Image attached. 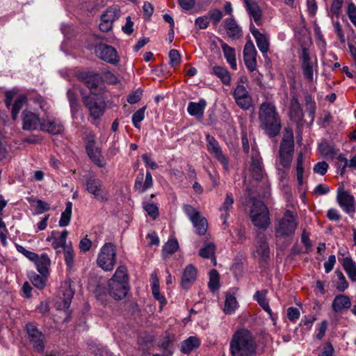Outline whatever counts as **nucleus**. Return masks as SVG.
Instances as JSON below:
<instances>
[{"mask_svg":"<svg viewBox=\"0 0 356 356\" xmlns=\"http://www.w3.org/2000/svg\"><path fill=\"white\" fill-rule=\"evenodd\" d=\"M82 79L90 90V95L84 97L83 103L92 119L98 120L103 115L106 109L102 78L98 74L87 72Z\"/></svg>","mask_w":356,"mask_h":356,"instance_id":"obj_1","label":"nucleus"},{"mask_svg":"<svg viewBox=\"0 0 356 356\" xmlns=\"http://www.w3.org/2000/svg\"><path fill=\"white\" fill-rule=\"evenodd\" d=\"M256 348V341L248 330H238L232 335L229 343L232 356H253Z\"/></svg>","mask_w":356,"mask_h":356,"instance_id":"obj_2","label":"nucleus"},{"mask_svg":"<svg viewBox=\"0 0 356 356\" xmlns=\"http://www.w3.org/2000/svg\"><path fill=\"white\" fill-rule=\"evenodd\" d=\"M260 126L269 137H274L280 131L281 120L275 104L264 102L261 104L259 111Z\"/></svg>","mask_w":356,"mask_h":356,"instance_id":"obj_3","label":"nucleus"},{"mask_svg":"<svg viewBox=\"0 0 356 356\" xmlns=\"http://www.w3.org/2000/svg\"><path fill=\"white\" fill-rule=\"evenodd\" d=\"M108 292L113 298H124L129 291L127 269L124 266H119L108 283Z\"/></svg>","mask_w":356,"mask_h":356,"instance_id":"obj_4","label":"nucleus"},{"mask_svg":"<svg viewBox=\"0 0 356 356\" xmlns=\"http://www.w3.org/2000/svg\"><path fill=\"white\" fill-rule=\"evenodd\" d=\"M294 149L293 134L292 130H286L282 140L279 156L276 165L289 170Z\"/></svg>","mask_w":356,"mask_h":356,"instance_id":"obj_5","label":"nucleus"},{"mask_svg":"<svg viewBox=\"0 0 356 356\" xmlns=\"http://www.w3.org/2000/svg\"><path fill=\"white\" fill-rule=\"evenodd\" d=\"M298 224L297 215L291 211H286L276 225V237L282 238L293 236L296 232Z\"/></svg>","mask_w":356,"mask_h":356,"instance_id":"obj_6","label":"nucleus"},{"mask_svg":"<svg viewBox=\"0 0 356 356\" xmlns=\"http://www.w3.org/2000/svg\"><path fill=\"white\" fill-rule=\"evenodd\" d=\"M250 216L253 225L260 229H266L270 224L268 207L262 201L253 200Z\"/></svg>","mask_w":356,"mask_h":356,"instance_id":"obj_7","label":"nucleus"},{"mask_svg":"<svg viewBox=\"0 0 356 356\" xmlns=\"http://www.w3.org/2000/svg\"><path fill=\"white\" fill-rule=\"evenodd\" d=\"M116 262V250L111 243H105L100 249L97 259L99 267L105 271L113 269Z\"/></svg>","mask_w":356,"mask_h":356,"instance_id":"obj_8","label":"nucleus"},{"mask_svg":"<svg viewBox=\"0 0 356 356\" xmlns=\"http://www.w3.org/2000/svg\"><path fill=\"white\" fill-rule=\"evenodd\" d=\"M95 138V134L92 131L88 133L86 138V150L89 158L96 165L104 168L106 162L102 154L101 148L96 144Z\"/></svg>","mask_w":356,"mask_h":356,"instance_id":"obj_9","label":"nucleus"},{"mask_svg":"<svg viewBox=\"0 0 356 356\" xmlns=\"http://www.w3.org/2000/svg\"><path fill=\"white\" fill-rule=\"evenodd\" d=\"M86 190L99 202H106L108 200L109 193L103 182L98 178H88L86 181Z\"/></svg>","mask_w":356,"mask_h":356,"instance_id":"obj_10","label":"nucleus"},{"mask_svg":"<svg viewBox=\"0 0 356 356\" xmlns=\"http://www.w3.org/2000/svg\"><path fill=\"white\" fill-rule=\"evenodd\" d=\"M299 58L304 76L308 81H312L314 79V71L317 66V59L316 56L312 55L307 48L302 47Z\"/></svg>","mask_w":356,"mask_h":356,"instance_id":"obj_11","label":"nucleus"},{"mask_svg":"<svg viewBox=\"0 0 356 356\" xmlns=\"http://www.w3.org/2000/svg\"><path fill=\"white\" fill-rule=\"evenodd\" d=\"M184 211L193 223L197 234L199 235H204L206 233L208 227L207 219L191 205H185L184 207Z\"/></svg>","mask_w":356,"mask_h":356,"instance_id":"obj_12","label":"nucleus"},{"mask_svg":"<svg viewBox=\"0 0 356 356\" xmlns=\"http://www.w3.org/2000/svg\"><path fill=\"white\" fill-rule=\"evenodd\" d=\"M337 201L341 209L350 216H353L356 209L355 197L348 191L340 187L337 190Z\"/></svg>","mask_w":356,"mask_h":356,"instance_id":"obj_13","label":"nucleus"},{"mask_svg":"<svg viewBox=\"0 0 356 356\" xmlns=\"http://www.w3.org/2000/svg\"><path fill=\"white\" fill-rule=\"evenodd\" d=\"M243 83L242 78L238 81L236 88L233 90V96L236 104L243 110L249 109L252 106V97L245 87L241 84Z\"/></svg>","mask_w":356,"mask_h":356,"instance_id":"obj_14","label":"nucleus"},{"mask_svg":"<svg viewBox=\"0 0 356 356\" xmlns=\"http://www.w3.org/2000/svg\"><path fill=\"white\" fill-rule=\"evenodd\" d=\"M208 151L222 165L225 170H228L229 161L227 157L222 153L218 142L213 136L207 135V138Z\"/></svg>","mask_w":356,"mask_h":356,"instance_id":"obj_15","label":"nucleus"},{"mask_svg":"<svg viewBox=\"0 0 356 356\" xmlns=\"http://www.w3.org/2000/svg\"><path fill=\"white\" fill-rule=\"evenodd\" d=\"M120 16V11L116 7L108 8L101 16L99 29L103 32H108L112 29L114 21Z\"/></svg>","mask_w":356,"mask_h":356,"instance_id":"obj_16","label":"nucleus"},{"mask_svg":"<svg viewBox=\"0 0 356 356\" xmlns=\"http://www.w3.org/2000/svg\"><path fill=\"white\" fill-rule=\"evenodd\" d=\"M95 53L102 60L115 65L119 61V56L115 48L111 46L101 44L96 47Z\"/></svg>","mask_w":356,"mask_h":356,"instance_id":"obj_17","label":"nucleus"},{"mask_svg":"<svg viewBox=\"0 0 356 356\" xmlns=\"http://www.w3.org/2000/svg\"><path fill=\"white\" fill-rule=\"evenodd\" d=\"M243 60L250 72H254L257 69V50L251 40L248 41L243 49Z\"/></svg>","mask_w":356,"mask_h":356,"instance_id":"obj_18","label":"nucleus"},{"mask_svg":"<svg viewBox=\"0 0 356 356\" xmlns=\"http://www.w3.org/2000/svg\"><path fill=\"white\" fill-rule=\"evenodd\" d=\"M153 178L149 171H147L144 179L143 170L137 175L134 182V190L139 193H144L153 186Z\"/></svg>","mask_w":356,"mask_h":356,"instance_id":"obj_19","label":"nucleus"},{"mask_svg":"<svg viewBox=\"0 0 356 356\" xmlns=\"http://www.w3.org/2000/svg\"><path fill=\"white\" fill-rule=\"evenodd\" d=\"M26 330L34 348L38 352L42 351L44 344V336L42 332L32 323H29L26 325Z\"/></svg>","mask_w":356,"mask_h":356,"instance_id":"obj_20","label":"nucleus"},{"mask_svg":"<svg viewBox=\"0 0 356 356\" xmlns=\"http://www.w3.org/2000/svg\"><path fill=\"white\" fill-rule=\"evenodd\" d=\"M197 276V270L196 268L192 265L188 264L183 270L181 286L184 289H189L196 281Z\"/></svg>","mask_w":356,"mask_h":356,"instance_id":"obj_21","label":"nucleus"},{"mask_svg":"<svg viewBox=\"0 0 356 356\" xmlns=\"http://www.w3.org/2000/svg\"><path fill=\"white\" fill-rule=\"evenodd\" d=\"M249 171L255 180H259L263 177V165L257 152L252 151Z\"/></svg>","mask_w":356,"mask_h":356,"instance_id":"obj_22","label":"nucleus"},{"mask_svg":"<svg viewBox=\"0 0 356 356\" xmlns=\"http://www.w3.org/2000/svg\"><path fill=\"white\" fill-rule=\"evenodd\" d=\"M253 255L255 259L259 261V262L266 261L269 259V247L266 239L263 236L258 238Z\"/></svg>","mask_w":356,"mask_h":356,"instance_id":"obj_23","label":"nucleus"},{"mask_svg":"<svg viewBox=\"0 0 356 356\" xmlns=\"http://www.w3.org/2000/svg\"><path fill=\"white\" fill-rule=\"evenodd\" d=\"M250 31L252 35L255 39L259 51L264 55L269 51V38L268 37L262 33H261L254 26H250Z\"/></svg>","mask_w":356,"mask_h":356,"instance_id":"obj_24","label":"nucleus"},{"mask_svg":"<svg viewBox=\"0 0 356 356\" xmlns=\"http://www.w3.org/2000/svg\"><path fill=\"white\" fill-rule=\"evenodd\" d=\"M40 129L51 134H59L64 131V126L58 119L48 118L41 122Z\"/></svg>","mask_w":356,"mask_h":356,"instance_id":"obj_25","label":"nucleus"},{"mask_svg":"<svg viewBox=\"0 0 356 356\" xmlns=\"http://www.w3.org/2000/svg\"><path fill=\"white\" fill-rule=\"evenodd\" d=\"M22 121L25 130H35L41 124L38 115L27 109L22 113Z\"/></svg>","mask_w":356,"mask_h":356,"instance_id":"obj_26","label":"nucleus"},{"mask_svg":"<svg viewBox=\"0 0 356 356\" xmlns=\"http://www.w3.org/2000/svg\"><path fill=\"white\" fill-rule=\"evenodd\" d=\"M243 1L251 19L257 25H261L262 23V12L258 3L252 0H243Z\"/></svg>","mask_w":356,"mask_h":356,"instance_id":"obj_27","label":"nucleus"},{"mask_svg":"<svg viewBox=\"0 0 356 356\" xmlns=\"http://www.w3.org/2000/svg\"><path fill=\"white\" fill-rule=\"evenodd\" d=\"M68 234L67 230H64L60 233V236H58V232L52 231L47 237L46 240L47 241H51V246L56 250L60 248L65 249V247L67 246L66 245V239Z\"/></svg>","mask_w":356,"mask_h":356,"instance_id":"obj_28","label":"nucleus"},{"mask_svg":"<svg viewBox=\"0 0 356 356\" xmlns=\"http://www.w3.org/2000/svg\"><path fill=\"white\" fill-rule=\"evenodd\" d=\"M225 28L229 37L234 40L238 39L242 35L241 28L238 25L234 18L232 16L224 20Z\"/></svg>","mask_w":356,"mask_h":356,"instance_id":"obj_29","label":"nucleus"},{"mask_svg":"<svg viewBox=\"0 0 356 356\" xmlns=\"http://www.w3.org/2000/svg\"><path fill=\"white\" fill-rule=\"evenodd\" d=\"M32 261L34 262L38 271L41 275L44 276L49 275V267L51 265V259L47 254H37V259Z\"/></svg>","mask_w":356,"mask_h":356,"instance_id":"obj_30","label":"nucleus"},{"mask_svg":"<svg viewBox=\"0 0 356 356\" xmlns=\"http://www.w3.org/2000/svg\"><path fill=\"white\" fill-rule=\"evenodd\" d=\"M351 307V301L348 296L341 294L335 296L332 307L336 313H342Z\"/></svg>","mask_w":356,"mask_h":356,"instance_id":"obj_31","label":"nucleus"},{"mask_svg":"<svg viewBox=\"0 0 356 356\" xmlns=\"http://www.w3.org/2000/svg\"><path fill=\"white\" fill-rule=\"evenodd\" d=\"M289 118L296 122H300L303 118V111L298 99L293 97L291 99Z\"/></svg>","mask_w":356,"mask_h":356,"instance_id":"obj_32","label":"nucleus"},{"mask_svg":"<svg viewBox=\"0 0 356 356\" xmlns=\"http://www.w3.org/2000/svg\"><path fill=\"white\" fill-rule=\"evenodd\" d=\"M221 48L227 63L234 70L237 69L235 49L220 40Z\"/></svg>","mask_w":356,"mask_h":356,"instance_id":"obj_33","label":"nucleus"},{"mask_svg":"<svg viewBox=\"0 0 356 356\" xmlns=\"http://www.w3.org/2000/svg\"><path fill=\"white\" fill-rule=\"evenodd\" d=\"M206 106V101L201 99L198 102H189L187 107V111L191 115L200 119L203 117Z\"/></svg>","mask_w":356,"mask_h":356,"instance_id":"obj_34","label":"nucleus"},{"mask_svg":"<svg viewBox=\"0 0 356 356\" xmlns=\"http://www.w3.org/2000/svg\"><path fill=\"white\" fill-rule=\"evenodd\" d=\"M211 72L217 76L224 85L230 86L232 75L226 67L214 65L211 67Z\"/></svg>","mask_w":356,"mask_h":356,"instance_id":"obj_35","label":"nucleus"},{"mask_svg":"<svg viewBox=\"0 0 356 356\" xmlns=\"http://www.w3.org/2000/svg\"><path fill=\"white\" fill-rule=\"evenodd\" d=\"M267 290H261L257 291L253 296V298L255 301L258 302V304L261 307V308L266 312L271 319L273 321L274 318L273 317V312L271 309L270 308L268 301L266 299Z\"/></svg>","mask_w":356,"mask_h":356,"instance_id":"obj_36","label":"nucleus"},{"mask_svg":"<svg viewBox=\"0 0 356 356\" xmlns=\"http://www.w3.org/2000/svg\"><path fill=\"white\" fill-rule=\"evenodd\" d=\"M305 158L302 152H300L296 159V174L298 183L300 186L303 184V176L305 172V165L304 163Z\"/></svg>","mask_w":356,"mask_h":356,"instance_id":"obj_37","label":"nucleus"},{"mask_svg":"<svg viewBox=\"0 0 356 356\" xmlns=\"http://www.w3.org/2000/svg\"><path fill=\"white\" fill-rule=\"evenodd\" d=\"M305 110L310 118L311 124L313 123L315 119V113L316 110V105L314 99L310 95H307L305 97Z\"/></svg>","mask_w":356,"mask_h":356,"instance_id":"obj_38","label":"nucleus"},{"mask_svg":"<svg viewBox=\"0 0 356 356\" xmlns=\"http://www.w3.org/2000/svg\"><path fill=\"white\" fill-rule=\"evenodd\" d=\"M200 345V341L198 338L195 337H190L188 339L183 341L181 346V350L184 353H189L194 349L198 348Z\"/></svg>","mask_w":356,"mask_h":356,"instance_id":"obj_39","label":"nucleus"},{"mask_svg":"<svg viewBox=\"0 0 356 356\" xmlns=\"http://www.w3.org/2000/svg\"><path fill=\"white\" fill-rule=\"evenodd\" d=\"M343 267L352 281H356V265L350 257H346L343 261Z\"/></svg>","mask_w":356,"mask_h":356,"instance_id":"obj_40","label":"nucleus"},{"mask_svg":"<svg viewBox=\"0 0 356 356\" xmlns=\"http://www.w3.org/2000/svg\"><path fill=\"white\" fill-rule=\"evenodd\" d=\"M238 307V302L234 296L227 294L225 302L224 312L226 314H232L235 312Z\"/></svg>","mask_w":356,"mask_h":356,"instance_id":"obj_41","label":"nucleus"},{"mask_svg":"<svg viewBox=\"0 0 356 356\" xmlns=\"http://www.w3.org/2000/svg\"><path fill=\"white\" fill-rule=\"evenodd\" d=\"M178 248L179 244L176 239H169L163 247V257L166 258L172 254L177 250Z\"/></svg>","mask_w":356,"mask_h":356,"instance_id":"obj_42","label":"nucleus"},{"mask_svg":"<svg viewBox=\"0 0 356 356\" xmlns=\"http://www.w3.org/2000/svg\"><path fill=\"white\" fill-rule=\"evenodd\" d=\"M63 298L61 303H58V308L60 309H66L70 307L71 300L74 296V292L67 286L63 292Z\"/></svg>","mask_w":356,"mask_h":356,"instance_id":"obj_43","label":"nucleus"},{"mask_svg":"<svg viewBox=\"0 0 356 356\" xmlns=\"http://www.w3.org/2000/svg\"><path fill=\"white\" fill-rule=\"evenodd\" d=\"M72 202H68L65 207V211L62 213L60 220H59V226L60 227H66L70 222L71 216H72Z\"/></svg>","mask_w":356,"mask_h":356,"instance_id":"obj_44","label":"nucleus"},{"mask_svg":"<svg viewBox=\"0 0 356 356\" xmlns=\"http://www.w3.org/2000/svg\"><path fill=\"white\" fill-rule=\"evenodd\" d=\"M215 251L216 245L213 243H209L200 250L199 254L203 258H213Z\"/></svg>","mask_w":356,"mask_h":356,"instance_id":"obj_45","label":"nucleus"},{"mask_svg":"<svg viewBox=\"0 0 356 356\" xmlns=\"http://www.w3.org/2000/svg\"><path fill=\"white\" fill-rule=\"evenodd\" d=\"M208 286L211 291H215L219 288V274L216 270H211L209 273V282Z\"/></svg>","mask_w":356,"mask_h":356,"instance_id":"obj_46","label":"nucleus"},{"mask_svg":"<svg viewBox=\"0 0 356 356\" xmlns=\"http://www.w3.org/2000/svg\"><path fill=\"white\" fill-rule=\"evenodd\" d=\"M64 257L65 264L68 268L71 269L74 266V252L71 245L65 247Z\"/></svg>","mask_w":356,"mask_h":356,"instance_id":"obj_47","label":"nucleus"},{"mask_svg":"<svg viewBox=\"0 0 356 356\" xmlns=\"http://www.w3.org/2000/svg\"><path fill=\"white\" fill-rule=\"evenodd\" d=\"M146 110V106H143L140 108L137 111H136L132 115V123L136 128L140 129V122L145 118V112Z\"/></svg>","mask_w":356,"mask_h":356,"instance_id":"obj_48","label":"nucleus"},{"mask_svg":"<svg viewBox=\"0 0 356 356\" xmlns=\"http://www.w3.org/2000/svg\"><path fill=\"white\" fill-rule=\"evenodd\" d=\"M26 102V97L25 95H20L15 101L12 108V115L13 119H15L21 110L23 105Z\"/></svg>","mask_w":356,"mask_h":356,"instance_id":"obj_49","label":"nucleus"},{"mask_svg":"<svg viewBox=\"0 0 356 356\" xmlns=\"http://www.w3.org/2000/svg\"><path fill=\"white\" fill-rule=\"evenodd\" d=\"M335 273L338 279L336 288L339 291L343 292L348 287V283L341 270H336Z\"/></svg>","mask_w":356,"mask_h":356,"instance_id":"obj_50","label":"nucleus"},{"mask_svg":"<svg viewBox=\"0 0 356 356\" xmlns=\"http://www.w3.org/2000/svg\"><path fill=\"white\" fill-rule=\"evenodd\" d=\"M233 204H234L233 195L232 193H227L226 194L225 200L222 207H220L221 211H224L226 212L225 214H223L224 218L225 219L228 217L229 214H228L227 211H229L232 208Z\"/></svg>","mask_w":356,"mask_h":356,"instance_id":"obj_51","label":"nucleus"},{"mask_svg":"<svg viewBox=\"0 0 356 356\" xmlns=\"http://www.w3.org/2000/svg\"><path fill=\"white\" fill-rule=\"evenodd\" d=\"M47 277V276H44L42 275H40L38 274H33L31 277V280L35 287L39 289H42L46 285Z\"/></svg>","mask_w":356,"mask_h":356,"instance_id":"obj_52","label":"nucleus"},{"mask_svg":"<svg viewBox=\"0 0 356 356\" xmlns=\"http://www.w3.org/2000/svg\"><path fill=\"white\" fill-rule=\"evenodd\" d=\"M33 202V207L35 214H41L43 212L47 211L50 209V204L41 200H35Z\"/></svg>","mask_w":356,"mask_h":356,"instance_id":"obj_53","label":"nucleus"},{"mask_svg":"<svg viewBox=\"0 0 356 356\" xmlns=\"http://www.w3.org/2000/svg\"><path fill=\"white\" fill-rule=\"evenodd\" d=\"M143 209L152 219H155L159 216V209L155 204L145 202Z\"/></svg>","mask_w":356,"mask_h":356,"instance_id":"obj_54","label":"nucleus"},{"mask_svg":"<svg viewBox=\"0 0 356 356\" xmlns=\"http://www.w3.org/2000/svg\"><path fill=\"white\" fill-rule=\"evenodd\" d=\"M319 150L321 154L327 158H332L336 154L334 149L326 143L319 145Z\"/></svg>","mask_w":356,"mask_h":356,"instance_id":"obj_55","label":"nucleus"},{"mask_svg":"<svg viewBox=\"0 0 356 356\" xmlns=\"http://www.w3.org/2000/svg\"><path fill=\"white\" fill-rule=\"evenodd\" d=\"M209 19L214 25L218 24L222 18V13L219 9H213L209 11Z\"/></svg>","mask_w":356,"mask_h":356,"instance_id":"obj_56","label":"nucleus"},{"mask_svg":"<svg viewBox=\"0 0 356 356\" xmlns=\"http://www.w3.org/2000/svg\"><path fill=\"white\" fill-rule=\"evenodd\" d=\"M209 19L207 16H202L197 17L195 20V26L198 29H205L209 26Z\"/></svg>","mask_w":356,"mask_h":356,"instance_id":"obj_57","label":"nucleus"},{"mask_svg":"<svg viewBox=\"0 0 356 356\" xmlns=\"http://www.w3.org/2000/svg\"><path fill=\"white\" fill-rule=\"evenodd\" d=\"M17 250L24 254L26 258H28L30 261H33L37 259V254L31 251L26 250L23 246L16 244Z\"/></svg>","mask_w":356,"mask_h":356,"instance_id":"obj_58","label":"nucleus"},{"mask_svg":"<svg viewBox=\"0 0 356 356\" xmlns=\"http://www.w3.org/2000/svg\"><path fill=\"white\" fill-rule=\"evenodd\" d=\"M169 58L170 64L172 66L177 65L181 61V56L179 52L176 49H171L169 52Z\"/></svg>","mask_w":356,"mask_h":356,"instance_id":"obj_59","label":"nucleus"},{"mask_svg":"<svg viewBox=\"0 0 356 356\" xmlns=\"http://www.w3.org/2000/svg\"><path fill=\"white\" fill-rule=\"evenodd\" d=\"M299 309L295 307H290L287 309V317L291 321H294L300 318Z\"/></svg>","mask_w":356,"mask_h":356,"instance_id":"obj_60","label":"nucleus"},{"mask_svg":"<svg viewBox=\"0 0 356 356\" xmlns=\"http://www.w3.org/2000/svg\"><path fill=\"white\" fill-rule=\"evenodd\" d=\"M347 15L350 22L356 27V6L354 3H349L347 9Z\"/></svg>","mask_w":356,"mask_h":356,"instance_id":"obj_61","label":"nucleus"},{"mask_svg":"<svg viewBox=\"0 0 356 356\" xmlns=\"http://www.w3.org/2000/svg\"><path fill=\"white\" fill-rule=\"evenodd\" d=\"M327 169L328 164L325 161H322L318 162L315 165L314 172L321 175H324L327 172Z\"/></svg>","mask_w":356,"mask_h":356,"instance_id":"obj_62","label":"nucleus"},{"mask_svg":"<svg viewBox=\"0 0 356 356\" xmlns=\"http://www.w3.org/2000/svg\"><path fill=\"white\" fill-rule=\"evenodd\" d=\"M327 329V322L326 321H323L317 326L316 338L319 340H321L323 338V337L325 336Z\"/></svg>","mask_w":356,"mask_h":356,"instance_id":"obj_63","label":"nucleus"},{"mask_svg":"<svg viewBox=\"0 0 356 356\" xmlns=\"http://www.w3.org/2000/svg\"><path fill=\"white\" fill-rule=\"evenodd\" d=\"M67 95L71 106L72 111H74L77 106V95L72 90H69L67 91Z\"/></svg>","mask_w":356,"mask_h":356,"instance_id":"obj_64","label":"nucleus"}]
</instances>
